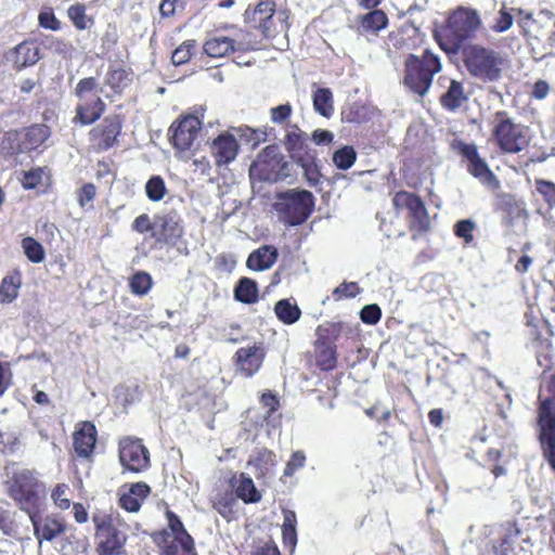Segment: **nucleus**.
<instances>
[{
    "label": "nucleus",
    "instance_id": "nucleus-3",
    "mask_svg": "<svg viewBox=\"0 0 555 555\" xmlns=\"http://www.w3.org/2000/svg\"><path fill=\"white\" fill-rule=\"evenodd\" d=\"M313 206V195L305 190L279 193L273 204L279 219L288 225L304 223L312 212Z\"/></svg>",
    "mask_w": 555,
    "mask_h": 555
},
{
    "label": "nucleus",
    "instance_id": "nucleus-54",
    "mask_svg": "<svg viewBox=\"0 0 555 555\" xmlns=\"http://www.w3.org/2000/svg\"><path fill=\"white\" fill-rule=\"evenodd\" d=\"M44 171L42 168L31 169L24 173L22 183L25 189H35L42 184Z\"/></svg>",
    "mask_w": 555,
    "mask_h": 555
},
{
    "label": "nucleus",
    "instance_id": "nucleus-19",
    "mask_svg": "<svg viewBox=\"0 0 555 555\" xmlns=\"http://www.w3.org/2000/svg\"><path fill=\"white\" fill-rule=\"evenodd\" d=\"M237 152L238 143L233 133H221L212 141L211 154L218 166L228 165L233 162Z\"/></svg>",
    "mask_w": 555,
    "mask_h": 555
},
{
    "label": "nucleus",
    "instance_id": "nucleus-10",
    "mask_svg": "<svg viewBox=\"0 0 555 555\" xmlns=\"http://www.w3.org/2000/svg\"><path fill=\"white\" fill-rule=\"evenodd\" d=\"M392 205L398 214L406 211L411 229L426 231L429 228L427 209L415 194L405 191L397 192L392 197Z\"/></svg>",
    "mask_w": 555,
    "mask_h": 555
},
{
    "label": "nucleus",
    "instance_id": "nucleus-63",
    "mask_svg": "<svg viewBox=\"0 0 555 555\" xmlns=\"http://www.w3.org/2000/svg\"><path fill=\"white\" fill-rule=\"evenodd\" d=\"M192 166H194V171L202 176H208L211 168L209 160L205 156L194 158L192 160Z\"/></svg>",
    "mask_w": 555,
    "mask_h": 555
},
{
    "label": "nucleus",
    "instance_id": "nucleus-21",
    "mask_svg": "<svg viewBox=\"0 0 555 555\" xmlns=\"http://www.w3.org/2000/svg\"><path fill=\"white\" fill-rule=\"evenodd\" d=\"M74 449L78 456L88 457L96 442V429L90 422H83L73 435Z\"/></svg>",
    "mask_w": 555,
    "mask_h": 555
},
{
    "label": "nucleus",
    "instance_id": "nucleus-64",
    "mask_svg": "<svg viewBox=\"0 0 555 555\" xmlns=\"http://www.w3.org/2000/svg\"><path fill=\"white\" fill-rule=\"evenodd\" d=\"M251 555H281L276 545L266 543L259 546Z\"/></svg>",
    "mask_w": 555,
    "mask_h": 555
},
{
    "label": "nucleus",
    "instance_id": "nucleus-13",
    "mask_svg": "<svg viewBox=\"0 0 555 555\" xmlns=\"http://www.w3.org/2000/svg\"><path fill=\"white\" fill-rule=\"evenodd\" d=\"M202 129V121L193 115L183 117L170 127L171 141L180 157L192 150Z\"/></svg>",
    "mask_w": 555,
    "mask_h": 555
},
{
    "label": "nucleus",
    "instance_id": "nucleus-58",
    "mask_svg": "<svg viewBox=\"0 0 555 555\" xmlns=\"http://www.w3.org/2000/svg\"><path fill=\"white\" fill-rule=\"evenodd\" d=\"M306 463V455L301 451H296L292 454L289 461L284 469L285 476H292L298 468L304 467Z\"/></svg>",
    "mask_w": 555,
    "mask_h": 555
},
{
    "label": "nucleus",
    "instance_id": "nucleus-46",
    "mask_svg": "<svg viewBox=\"0 0 555 555\" xmlns=\"http://www.w3.org/2000/svg\"><path fill=\"white\" fill-rule=\"evenodd\" d=\"M22 246L25 255L31 262H41L44 259V250L36 240L33 237H25L22 241Z\"/></svg>",
    "mask_w": 555,
    "mask_h": 555
},
{
    "label": "nucleus",
    "instance_id": "nucleus-8",
    "mask_svg": "<svg viewBox=\"0 0 555 555\" xmlns=\"http://www.w3.org/2000/svg\"><path fill=\"white\" fill-rule=\"evenodd\" d=\"M249 177L251 181H282L288 177V164L276 147L268 146L253 162Z\"/></svg>",
    "mask_w": 555,
    "mask_h": 555
},
{
    "label": "nucleus",
    "instance_id": "nucleus-6",
    "mask_svg": "<svg viewBox=\"0 0 555 555\" xmlns=\"http://www.w3.org/2000/svg\"><path fill=\"white\" fill-rule=\"evenodd\" d=\"M95 527L96 553L99 555L120 554L126 535L119 529L117 513L96 512L92 516Z\"/></svg>",
    "mask_w": 555,
    "mask_h": 555
},
{
    "label": "nucleus",
    "instance_id": "nucleus-50",
    "mask_svg": "<svg viewBox=\"0 0 555 555\" xmlns=\"http://www.w3.org/2000/svg\"><path fill=\"white\" fill-rule=\"evenodd\" d=\"M274 457L275 455L271 451L263 449L260 450L257 456L250 460L249 463H255L257 466H259L261 472L266 473L270 469V467L274 466Z\"/></svg>",
    "mask_w": 555,
    "mask_h": 555
},
{
    "label": "nucleus",
    "instance_id": "nucleus-35",
    "mask_svg": "<svg viewBox=\"0 0 555 555\" xmlns=\"http://www.w3.org/2000/svg\"><path fill=\"white\" fill-rule=\"evenodd\" d=\"M235 298L245 304H253L258 299V287L255 281L243 278L234 289Z\"/></svg>",
    "mask_w": 555,
    "mask_h": 555
},
{
    "label": "nucleus",
    "instance_id": "nucleus-45",
    "mask_svg": "<svg viewBox=\"0 0 555 555\" xmlns=\"http://www.w3.org/2000/svg\"><path fill=\"white\" fill-rule=\"evenodd\" d=\"M167 518H168V527L169 530H165L163 533H173L177 537H180V542L183 544L191 542V539H193L184 529V526L180 518L173 514L172 512H167Z\"/></svg>",
    "mask_w": 555,
    "mask_h": 555
},
{
    "label": "nucleus",
    "instance_id": "nucleus-51",
    "mask_svg": "<svg viewBox=\"0 0 555 555\" xmlns=\"http://www.w3.org/2000/svg\"><path fill=\"white\" fill-rule=\"evenodd\" d=\"M39 24L41 27L51 29V30H59L61 27L60 21L56 18L55 14L53 13V10L51 8H47L42 10L38 16Z\"/></svg>",
    "mask_w": 555,
    "mask_h": 555
},
{
    "label": "nucleus",
    "instance_id": "nucleus-1",
    "mask_svg": "<svg viewBox=\"0 0 555 555\" xmlns=\"http://www.w3.org/2000/svg\"><path fill=\"white\" fill-rule=\"evenodd\" d=\"M481 26L479 13L472 8L459 7L448 17V42H440V47L448 53H456L462 43L470 39Z\"/></svg>",
    "mask_w": 555,
    "mask_h": 555
},
{
    "label": "nucleus",
    "instance_id": "nucleus-52",
    "mask_svg": "<svg viewBox=\"0 0 555 555\" xmlns=\"http://www.w3.org/2000/svg\"><path fill=\"white\" fill-rule=\"evenodd\" d=\"M514 17L513 15L505 10V7L499 11L498 17L492 26V29L495 33H504L508 30L513 25Z\"/></svg>",
    "mask_w": 555,
    "mask_h": 555
},
{
    "label": "nucleus",
    "instance_id": "nucleus-7",
    "mask_svg": "<svg viewBox=\"0 0 555 555\" xmlns=\"http://www.w3.org/2000/svg\"><path fill=\"white\" fill-rule=\"evenodd\" d=\"M98 87L96 78L88 77L79 80L75 88V95L78 99L75 119L81 125L95 122L106 109Z\"/></svg>",
    "mask_w": 555,
    "mask_h": 555
},
{
    "label": "nucleus",
    "instance_id": "nucleus-5",
    "mask_svg": "<svg viewBox=\"0 0 555 555\" xmlns=\"http://www.w3.org/2000/svg\"><path fill=\"white\" fill-rule=\"evenodd\" d=\"M493 122V139L504 153L516 154L529 145L528 127L515 122L506 112H496Z\"/></svg>",
    "mask_w": 555,
    "mask_h": 555
},
{
    "label": "nucleus",
    "instance_id": "nucleus-37",
    "mask_svg": "<svg viewBox=\"0 0 555 555\" xmlns=\"http://www.w3.org/2000/svg\"><path fill=\"white\" fill-rule=\"evenodd\" d=\"M387 15L382 10H373L361 20V28L366 31L377 33L387 26Z\"/></svg>",
    "mask_w": 555,
    "mask_h": 555
},
{
    "label": "nucleus",
    "instance_id": "nucleus-24",
    "mask_svg": "<svg viewBox=\"0 0 555 555\" xmlns=\"http://www.w3.org/2000/svg\"><path fill=\"white\" fill-rule=\"evenodd\" d=\"M286 150L291 153L292 158L298 160L306 156L308 149V138L297 126H291L286 129L284 140Z\"/></svg>",
    "mask_w": 555,
    "mask_h": 555
},
{
    "label": "nucleus",
    "instance_id": "nucleus-41",
    "mask_svg": "<svg viewBox=\"0 0 555 555\" xmlns=\"http://www.w3.org/2000/svg\"><path fill=\"white\" fill-rule=\"evenodd\" d=\"M67 15L79 30L87 29L93 24V20L86 14V7L81 3L70 5L67 10Z\"/></svg>",
    "mask_w": 555,
    "mask_h": 555
},
{
    "label": "nucleus",
    "instance_id": "nucleus-53",
    "mask_svg": "<svg viewBox=\"0 0 555 555\" xmlns=\"http://www.w3.org/2000/svg\"><path fill=\"white\" fill-rule=\"evenodd\" d=\"M359 293L360 287L356 282H345L334 289L333 296L335 299L352 298L356 297Z\"/></svg>",
    "mask_w": 555,
    "mask_h": 555
},
{
    "label": "nucleus",
    "instance_id": "nucleus-27",
    "mask_svg": "<svg viewBox=\"0 0 555 555\" xmlns=\"http://www.w3.org/2000/svg\"><path fill=\"white\" fill-rule=\"evenodd\" d=\"M39 59V47L31 41L20 43L12 52V62L20 69L36 64Z\"/></svg>",
    "mask_w": 555,
    "mask_h": 555
},
{
    "label": "nucleus",
    "instance_id": "nucleus-44",
    "mask_svg": "<svg viewBox=\"0 0 555 555\" xmlns=\"http://www.w3.org/2000/svg\"><path fill=\"white\" fill-rule=\"evenodd\" d=\"M166 191L165 181L159 176L152 177L145 184L146 195L153 202L163 199Z\"/></svg>",
    "mask_w": 555,
    "mask_h": 555
},
{
    "label": "nucleus",
    "instance_id": "nucleus-25",
    "mask_svg": "<svg viewBox=\"0 0 555 555\" xmlns=\"http://www.w3.org/2000/svg\"><path fill=\"white\" fill-rule=\"evenodd\" d=\"M276 259L278 249L271 245H263L248 256L246 266L254 271H264L270 269Z\"/></svg>",
    "mask_w": 555,
    "mask_h": 555
},
{
    "label": "nucleus",
    "instance_id": "nucleus-62",
    "mask_svg": "<svg viewBox=\"0 0 555 555\" xmlns=\"http://www.w3.org/2000/svg\"><path fill=\"white\" fill-rule=\"evenodd\" d=\"M513 11H516L517 14L519 15V26L526 31L530 30L531 25L534 23V20L532 18V13L525 11L522 9H513Z\"/></svg>",
    "mask_w": 555,
    "mask_h": 555
},
{
    "label": "nucleus",
    "instance_id": "nucleus-55",
    "mask_svg": "<svg viewBox=\"0 0 555 555\" xmlns=\"http://www.w3.org/2000/svg\"><path fill=\"white\" fill-rule=\"evenodd\" d=\"M292 112V105L288 103L278 105L270 109V119L274 124H283L291 117Z\"/></svg>",
    "mask_w": 555,
    "mask_h": 555
},
{
    "label": "nucleus",
    "instance_id": "nucleus-9",
    "mask_svg": "<svg viewBox=\"0 0 555 555\" xmlns=\"http://www.w3.org/2000/svg\"><path fill=\"white\" fill-rule=\"evenodd\" d=\"M41 492H44V485L37 479L33 472L22 469L14 474L10 486V495L21 504L22 509L28 515L37 508Z\"/></svg>",
    "mask_w": 555,
    "mask_h": 555
},
{
    "label": "nucleus",
    "instance_id": "nucleus-39",
    "mask_svg": "<svg viewBox=\"0 0 555 555\" xmlns=\"http://www.w3.org/2000/svg\"><path fill=\"white\" fill-rule=\"evenodd\" d=\"M20 285V276H5L0 284V304L12 302L18 295Z\"/></svg>",
    "mask_w": 555,
    "mask_h": 555
},
{
    "label": "nucleus",
    "instance_id": "nucleus-32",
    "mask_svg": "<svg viewBox=\"0 0 555 555\" xmlns=\"http://www.w3.org/2000/svg\"><path fill=\"white\" fill-rule=\"evenodd\" d=\"M313 107L323 117H331L334 113L333 93L328 88H318L312 94Z\"/></svg>",
    "mask_w": 555,
    "mask_h": 555
},
{
    "label": "nucleus",
    "instance_id": "nucleus-40",
    "mask_svg": "<svg viewBox=\"0 0 555 555\" xmlns=\"http://www.w3.org/2000/svg\"><path fill=\"white\" fill-rule=\"evenodd\" d=\"M153 286L152 276L145 271L135 272L129 280V287L134 295L144 296Z\"/></svg>",
    "mask_w": 555,
    "mask_h": 555
},
{
    "label": "nucleus",
    "instance_id": "nucleus-57",
    "mask_svg": "<svg viewBox=\"0 0 555 555\" xmlns=\"http://www.w3.org/2000/svg\"><path fill=\"white\" fill-rule=\"evenodd\" d=\"M454 228L456 236L463 238L465 243H470L473 241V231L475 229V223L473 221L461 220Z\"/></svg>",
    "mask_w": 555,
    "mask_h": 555
},
{
    "label": "nucleus",
    "instance_id": "nucleus-36",
    "mask_svg": "<svg viewBox=\"0 0 555 555\" xmlns=\"http://www.w3.org/2000/svg\"><path fill=\"white\" fill-rule=\"evenodd\" d=\"M336 351L333 346L319 343L317 345V363L323 371H331L336 366Z\"/></svg>",
    "mask_w": 555,
    "mask_h": 555
},
{
    "label": "nucleus",
    "instance_id": "nucleus-23",
    "mask_svg": "<svg viewBox=\"0 0 555 555\" xmlns=\"http://www.w3.org/2000/svg\"><path fill=\"white\" fill-rule=\"evenodd\" d=\"M151 489L144 482H137L130 486L128 491L120 493L119 504L127 512H138L141 503L149 495Z\"/></svg>",
    "mask_w": 555,
    "mask_h": 555
},
{
    "label": "nucleus",
    "instance_id": "nucleus-43",
    "mask_svg": "<svg viewBox=\"0 0 555 555\" xmlns=\"http://www.w3.org/2000/svg\"><path fill=\"white\" fill-rule=\"evenodd\" d=\"M357 154L351 146H344L333 155V162L341 170L349 169L356 162Z\"/></svg>",
    "mask_w": 555,
    "mask_h": 555
},
{
    "label": "nucleus",
    "instance_id": "nucleus-4",
    "mask_svg": "<svg viewBox=\"0 0 555 555\" xmlns=\"http://www.w3.org/2000/svg\"><path fill=\"white\" fill-rule=\"evenodd\" d=\"M464 62L468 73L483 82H495L502 77L504 60L492 49L472 46L465 52Z\"/></svg>",
    "mask_w": 555,
    "mask_h": 555
},
{
    "label": "nucleus",
    "instance_id": "nucleus-26",
    "mask_svg": "<svg viewBox=\"0 0 555 555\" xmlns=\"http://www.w3.org/2000/svg\"><path fill=\"white\" fill-rule=\"evenodd\" d=\"M275 12V3L271 0H261L254 10L249 8L245 11V15L247 18H251L255 22H259V27L261 28L264 36H271L270 28L268 26V22L272 18Z\"/></svg>",
    "mask_w": 555,
    "mask_h": 555
},
{
    "label": "nucleus",
    "instance_id": "nucleus-28",
    "mask_svg": "<svg viewBox=\"0 0 555 555\" xmlns=\"http://www.w3.org/2000/svg\"><path fill=\"white\" fill-rule=\"evenodd\" d=\"M132 81V75L122 67L111 66L104 78V85L109 87L114 94L120 95Z\"/></svg>",
    "mask_w": 555,
    "mask_h": 555
},
{
    "label": "nucleus",
    "instance_id": "nucleus-31",
    "mask_svg": "<svg viewBox=\"0 0 555 555\" xmlns=\"http://www.w3.org/2000/svg\"><path fill=\"white\" fill-rule=\"evenodd\" d=\"M467 96L464 91V87L456 80H451L447 92L441 96V104L449 111L459 108Z\"/></svg>",
    "mask_w": 555,
    "mask_h": 555
},
{
    "label": "nucleus",
    "instance_id": "nucleus-18",
    "mask_svg": "<svg viewBox=\"0 0 555 555\" xmlns=\"http://www.w3.org/2000/svg\"><path fill=\"white\" fill-rule=\"evenodd\" d=\"M29 518L34 527V534L38 539L39 544L42 543V540H54L66 529V524L63 521V519L55 515H48L41 519L37 512H33L29 514Z\"/></svg>",
    "mask_w": 555,
    "mask_h": 555
},
{
    "label": "nucleus",
    "instance_id": "nucleus-15",
    "mask_svg": "<svg viewBox=\"0 0 555 555\" xmlns=\"http://www.w3.org/2000/svg\"><path fill=\"white\" fill-rule=\"evenodd\" d=\"M460 152L467 159L468 172L490 189H496L499 181L485 159L479 156L475 144L460 143Z\"/></svg>",
    "mask_w": 555,
    "mask_h": 555
},
{
    "label": "nucleus",
    "instance_id": "nucleus-22",
    "mask_svg": "<svg viewBox=\"0 0 555 555\" xmlns=\"http://www.w3.org/2000/svg\"><path fill=\"white\" fill-rule=\"evenodd\" d=\"M156 542L163 555H196L193 539L190 544L186 542L182 544L180 537L173 533H160Z\"/></svg>",
    "mask_w": 555,
    "mask_h": 555
},
{
    "label": "nucleus",
    "instance_id": "nucleus-17",
    "mask_svg": "<svg viewBox=\"0 0 555 555\" xmlns=\"http://www.w3.org/2000/svg\"><path fill=\"white\" fill-rule=\"evenodd\" d=\"M120 130V117L118 115H109L101 125L91 130L90 138L98 150L106 151L114 145Z\"/></svg>",
    "mask_w": 555,
    "mask_h": 555
},
{
    "label": "nucleus",
    "instance_id": "nucleus-42",
    "mask_svg": "<svg viewBox=\"0 0 555 555\" xmlns=\"http://www.w3.org/2000/svg\"><path fill=\"white\" fill-rule=\"evenodd\" d=\"M236 503L232 493H224L218 495L214 502L212 507L225 519H230L233 515V505Z\"/></svg>",
    "mask_w": 555,
    "mask_h": 555
},
{
    "label": "nucleus",
    "instance_id": "nucleus-60",
    "mask_svg": "<svg viewBox=\"0 0 555 555\" xmlns=\"http://www.w3.org/2000/svg\"><path fill=\"white\" fill-rule=\"evenodd\" d=\"M132 229L139 233L151 231V234L154 237V221L151 222L149 216L145 214L140 215L134 219Z\"/></svg>",
    "mask_w": 555,
    "mask_h": 555
},
{
    "label": "nucleus",
    "instance_id": "nucleus-33",
    "mask_svg": "<svg viewBox=\"0 0 555 555\" xmlns=\"http://www.w3.org/2000/svg\"><path fill=\"white\" fill-rule=\"evenodd\" d=\"M297 518L294 511L283 509V525H282V535L283 542L285 545H288L292 550L296 546L297 543Z\"/></svg>",
    "mask_w": 555,
    "mask_h": 555
},
{
    "label": "nucleus",
    "instance_id": "nucleus-56",
    "mask_svg": "<svg viewBox=\"0 0 555 555\" xmlns=\"http://www.w3.org/2000/svg\"><path fill=\"white\" fill-rule=\"evenodd\" d=\"M382 317L380 308L377 305H366L361 309L360 318L366 324H376Z\"/></svg>",
    "mask_w": 555,
    "mask_h": 555
},
{
    "label": "nucleus",
    "instance_id": "nucleus-14",
    "mask_svg": "<svg viewBox=\"0 0 555 555\" xmlns=\"http://www.w3.org/2000/svg\"><path fill=\"white\" fill-rule=\"evenodd\" d=\"M266 350L262 343L241 347L234 354L236 372L244 377L254 376L262 366Z\"/></svg>",
    "mask_w": 555,
    "mask_h": 555
},
{
    "label": "nucleus",
    "instance_id": "nucleus-2",
    "mask_svg": "<svg viewBox=\"0 0 555 555\" xmlns=\"http://www.w3.org/2000/svg\"><path fill=\"white\" fill-rule=\"evenodd\" d=\"M441 70L437 55L426 50L422 56L410 54L405 60L404 83L414 93L423 96L431 86L433 77Z\"/></svg>",
    "mask_w": 555,
    "mask_h": 555
},
{
    "label": "nucleus",
    "instance_id": "nucleus-16",
    "mask_svg": "<svg viewBox=\"0 0 555 555\" xmlns=\"http://www.w3.org/2000/svg\"><path fill=\"white\" fill-rule=\"evenodd\" d=\"M182 235L183 227L177 212L157 216L154 219V237L157 242L176 245Z\"/></svg>",
    "mask_w": 555,
    "mask_h": 555
},
{
    "label": "nucleus",
    "instance_id": "nucleus-59",
    "mask_svg": "<svg viewBox=\"0 0 555 555\" xmlns=\"http://www.w3.org/2000/svg\"><path fill=\"white\" fill-rule=\"evenodd\" d=\"M96 194L95 186L92 183L85 184L78 191V203L80 207L86 208L89 204L92 203Z\"/></svg>",
    "mask_w": 555,
    "mask_h": 555
},
{
    "label": "nucleus",
    "instance_id": "nucleus-12",
    "mask_svg": "<svg viewBox=\"0 0 555 555\" xmlns=\"http://www.w3.org/2000/svg\"><path fill=\"white\" fill-rule=\"evenodd\" d=\"M119 461L125 469L141 473L150 467V452L140 439L126 437L119 441Z\"/></svg>",
    "mask_w": 555,
    "mask_h": 555
},
{
    "label": "nucleus",
    "instance_id": "nucleus-29",
    "mask_svg": "<svg viewBox=\"0 0 555 555\" xmlns=\"http://www.w3.org/2000/svg\"><path fill=\"white\" fill-rule=\"evenodd\" d=\"M232 486L235 488L237 498L243 500L245 503H256L261 499L253 479L247 477L245 474L233 477Z\"/></svg>",
    "mask_w": 555,
    "mask_h": 555
},
{
    "label": "nucleus",
    "instance_id": "nucleus-49",
    "mask_svg": "<svg viewBox=\"0 0 555 555\" xmlns=\"http://www.w3.org/2000/svg\"><path fill=\"white\" fill-rule=\"evenodd\" d=\"M535 190L543 197L548 207L555 203V183L543 179H537Z\"/></svg>",
    "mask_w": 555,
    "mask_h": 555
},
{
    "label": "nucleus",
    "instance_id": "nucleus-38",
    "mask_svg": "<svg viewBox=\"0 0 555 555\" xmlns=\"http://www.w3.org/2000/svg\"><path fill=\"white\" fill-rule=\"evenodd\" d=\"M300 165L304 176L310 186H315L320 182L321 173L314 162V155L306 153V156L297 160Z\"/></svg>",
    "mask_w": 555,
    "mask_h": 555
},
{
    "label": "nucleus",
    "instance_id": "nucleus-11",
    "mask_svg": "<svg viewBox=\"0 0 555 555\" xmlns=\"http://www.w3.org/2000/svg\"><path fill=\"white\" fill-rule=\"evenodd\" d=\"M540 437L544 455L555 470V400L545 399L539 408Z\"/></svg>",
    "mask_w": 555,
    "mask_h": 555
},
{
    "label": "nucleus",
    "instance_id": "nucleus-34",
    "mask_svg": "<svg viewBox=\"0 0 555 555\" xmlns=\"http://www.w3.org/2000/svg\"><path fill=\"white\" fill-rule=\"evenodd\" d=\"M274 311L280 321L284 324H293L299 320L301 311L296 304L289 299H282L275 304Z\"/></svg>",
    "mask_w": 555,
    "mask_h": 555
},
{
    "label": "nucleus",
    "instance_id": "nucleus-47",
    "mask_svg": "<svg viewBox=\"0 0 555 555\" xmlns=\"http://www.w3.org/2000/svg\"><path fill=\"white\" fill-rule=\"evenodd\" d=\"M70 488L66 483H59L56 487L52 490L51 499L55 506H57L61 509H68L72 501L69 498Z\"/></svg>",
    "mask_w": 555,
    "mask_h": 555
},
{
    "label": "nucleus",
    "instance_id": "nucleus-61",
    "mask_svg": "<svg viewBox=\"0 0 555 555\" xmlns=\"http://www.w3.org/2000/svg\"><path fill=\"white\" fill-rule=\"evenodd\" d=\"M505 204L508 207V214L511 216L516 218H526L528 216V211L526 210L524 203H518L513 198H508Z\"/></svg>",
    "mask_w": 555,
    "mask_h": 555
},
{
    "label": "nucleus",
    "instance_id": "nucleus-48",
    "mask_svg": "<svg viewBox=\"0 0 555 555\" xmlns=\"http://www.w3.org/2000/svg\"><path fill=\"white\" fill-rule=\"evenodd\" d=\"M195 40H186L180 44L171 55L172 63L175 65H182L186 63L192 56V50L195 48Z\"/></svg>",
    "mask_w": 555,
    "mask_h": 555
},
{
    "label": "nucleus",
    "instance_id": "nucleus-30",
    "mask_svg": "<svg viewBox=\"0 0 555 555\" xmlns=\"http://www.w3.org/2000/svg\"><path fill=\"white\" fill-rule=\"evenodd\" d=\"M203 48L206 54L211 57H222L236 49L234 41L225 36L207 39Z\"/></svg>",
    "mask_w": 555,
    "mask_h": 555
},
{
    "label": "nucleus",
    "instance_id": "nucleus-20",
    "mask_svg": "<svg viewBox=\"0 0 555 555\" xmlns=\"http://www.w3.org/2000/svg\"><path fill=\"white\" fill-rule=\"evenodd\" d=\"M51 135V130L42 124L33 125L24 130L18 144V152H31L40 147L46 149V142Z\"/></svg>",
    "mask_w": 555,
    "mask_h": 555
}]
</instances>
